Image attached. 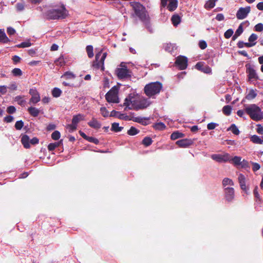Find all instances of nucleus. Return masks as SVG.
<instances>
[{"label":"nucleus","instance_id":"f257e3e1","mask_svg":"<svg viewBox=\"0 0 263 263\" xmlns=\"http://www.w3.org/2000/svg\"><path fill=\"white\" fill-rule=\"evenodd\" d=\"M36 10L43 13L48 19L59 20L66 18L68 15V11L63 4L54 5L51 7H37Z\"/></svg>","mask_w":263,"mask_h":263},{"label":"nucleus","instance_id":"f03ea898","mask_svg":"<svg viewBox=\"0 0 263 263\" xmlns=\"http://www.w3.org/2000/svg\"><path fill=\"white\" fill-rule=\"evenodd\" d=\"M130 5L134 11L135 15L144 23L148 30L152 32L153 29L149 23V16L145 8L137 2H131Z\"/></svg>","mask_w":263,"mask_h":263},{"label":"nucleus","instance_id":"7ed1b4c3","mask_svg":"<svg viewBox=\"0 0 263 263\" xmlns=\"http://www.w3.org/2000/svg\"><path fill=\"white\" fill-rule=\"evenodd\" d=\"M245 111L254 121H257L263 119V113L261 109L255 104L245 105Z\"/></svg>","mask_w":263,"mask_h":263},{"label":"nucleus","instance_id":"20e7f679","mask_svg":"<svg viewBox=\"0 0 263 263\" xmlns=\"http://www.w3.org/2000/svg\"><path fill=\"white\" fill-rule=\"evenodd\" d=\"M107 56V52H103V50L98 52L96 54L95 60L92 62V67L96 69H101L103 71L104 68V60Z\"/></svg>","mask_w":263,"mask_h":263},{"label":"nucleus","instance_id":"39448f33","mask_svg":"<svg viewBox=\"0 0 263 263\" xmlns=\"http://www.w3.org/2000/svg\"><path fill=\"white\" fill-rule=\"evenodd\" d=\"M162 87V84L160 82L150 83L145 86L144 92L147 96L152 97L159 93Z\"/></svg>","mask_w":263,"mask_h":263},{"label":"nucleus","instance_id":"423d86ee","mask_svg":"<svg viewBox=\"0 0 263 263\" xmlns=\"http://www.w3.org/2000/svg\"><path fill=\"white\" fill-rule=\"evenodd\" d=\"M139 96L133 93H130L125 99L123 106L125 110L134 109L137 110V103Z\"/></svg>","mask_w":263,"mask_h":263},{"label":"nucleus","instance_id":"0eeeda50","mask_svg":"<svg viewBox=\"0 0 263 263\" xmlns=\"http://www.w3.org/2000/svg\"><path fill=\"white\" fill-rule=\"evenodd\" d=\"M118 88L117 86H114L106 94L105 98L109 103H118Z\"/></svg>","mask_w":263,"mask_h":263},{"label":"nucleus","instance_id":"6e6552de","mask_svg":"<svg viewBox=\"0 0 263 263\" xmlns=\"http://www.w3.org/2000/svg\"><path fill=\"white\" fill-rule=\"evenodd\" d=\"M120 68L116 70L118 77L120 79H126L130 76V71L127 69V67L123 63H121Z\"/></svg>","mask_w":263,"mask_h":263},{"label":"nucleus","instance_id":"1a4fd4ad","mask_svg":"<svg viewBox=\"0 0 263 263\" xmlns=\"http://www.w3.org/2000/svg\"><path fill=\"white\" fill-rule=\"evenodd\" d=\"M211 158L214 160L219 163L230 162L231 160V157L228 153H226L223 155L213 154L211 155Z\"/></svg>","mask_w":263,"mask_h":263},{"label":"nucleus","instance_id":"9d476101","mask_svg":"<svg viewBox=\"0 0 263 263\" xmlns=\"http://www.w3.org/2000/svg\"><path fill=\"white\" fill-rule=\"evenodd\" d=\"M161 3L163 7H165L168 3L167 8L170 11L176 10L178 6L177 0H161Z\"/></svg>","mask_w":263,"mask_h":263},{"label":"nucleus","instance_id":"9b49d317","mask_svg":"<svg viewBox=\"0 0 263 263\" xmlns=\"http://www.w3.org/2000/svg\"><path fill=\"white\" fill-rule=\"evenodd\" d=\"M175 64L179 69L182 70L185 69L187 66V59L184 56L178 57L176 60Z\"/></svg>","mask_w":263,"mask_h":263},{"label":"nucleus","instance_id":"f8f14e48","mask_svg":"<svg viewBox=\"0 0 263 263\" xmlns=\"http://www.w3.org/2000/svg\"><path fill=\"white\" fill-rule=\"evenodd\" d=\"M251 8L249 6L240 8L236 13V17L239 20L245 18L250 12Z\"/></svg>","mask_w":263,"mask_h":263},{"label":"nucleus","instance_id":"ddd939ff","mask_svg":"<svg viewBox=\"0 0 263 263\" xmlns=\"http://www.w3.org/2000/svg\"><path fill=\"white\" fill-rule=\"evenodd\" d=\"M151 104V102L149 101L148 99H141L139 97L138 98V101L137 103V110L144 109L148 106Z\"/></svg>","mask_w":263,"mask_h":263},{"label":"nucleus","instance_id":"4468645a","mask_svg":"<svg viewBox=\"0 0 263 263\" xmlns=\"http://www.w3.org/2000/svg\"><path fill=\"white\" fill-rule=\"evenodd\" d=\"M225 198L228 202H231L234 198V190L233 187H226L224 189Z\"/></svg>","mask_w":263,"mask_h":263},{"label":"nucleus","instance_id":"2eb2a0df","mask_svg":"<svg viewBox=\"0 0 263 263\" xmlns=\"http://www.w3.org/2000/svg\"><path fill=\"white\" fill-rule=\"evenodd\" d=\"M195 67L197 69L205 73H210L212 72L211 68L208 66H204L202 63L198 62L196 65Z\"/></svg>","mask_w":263,"mask_h":263},{"label":"nucleus","instance_id":"dca6fc26","mask_svg":"<svg viewBox=\"0 0 263 263\" xmlns=\"http://www.w3.org/2000/svg\"><path fill=\"white\" fill-rule=\"evenodd\" d=\"M238 180L241 189L242 190H246V178L245 176L242 174L238 175Z\"/></svg>","mask_w":263,"mask_h":263},{"label":"nucleus","instance_id":"f3484780","mask_svg":"<svg viewBox=\"0 0 263 263\" xmlns=\"http://www.w3.org/2000/svg\"><path fill=\"white\" fill-rule=\"evenodd\" d=\"M21 141L24 147L26 148L30 147L29 142H30L31 144H33V139L29 140V138L27 135L23 136L22 137Z\"/></svg>","mask_w":263,"mask_h":263},{"label":"nucleus","instance_id":"a211bd4d","mask_svg":"<svg viewBox=\"0 0 263 263\" xmlns=\"http://www.w3.org/2000/svg\"><path fill=\"white\" fill-rule=\"evenodd\" d=\"M88 125L95 129H99L101 126V124L96 119L92 118L91 121L88 123Z\"/></svg>","mask_w":263,"mask_h":263},{"label":"nucleus","instance_id":"6ab92c4d","mask_svg":"<svg viewBox=\"0 0 263 263\" xmlns=\"http://www.w3.org/2000/svg\"><path fill=\"white\" fill-rule=\"evenodd\" d=\"M84 120V116L82 114H78L77 115H75L73 117V118L72 119V122L74 124L77 125L78 123Z\"/></svg>","mask_w":263,"mask_h":263},{"label":"nucleus","instance_id":"aec40b11","mask_svg":"<svg viewBox=\"0 0 263 263\" xmlns=\"http://www.w3.org/2000/svg\"><path fill=\"white\" fill-rule=\"evenodd\" d=\"M9 39L6 36L4 29H0V42L7 43L9 42Z\"/></svg>","mask_w":263,"mask_h":263},{"label":"nucleus","instance_id":"412c9836","mask_svg":"<svg viewBox=\"0 0 263 263\" xmlns=\"http://www.w3.org/2000/svg\"><path fill=\"white\" fill-rule=\"evenodd\" d=\"M75 78L76 75L71 71H66L61 76V78H64L67 80H72Z\"/></svg>","mask_w":263,"mask_h":263},{"label":"nucleus","instance_id":"4be33fe9","mask_svg":"<svg viewBox=\"0 0 263 263\" xmlns=\"http://www.w3.org/2000/svg\"><path fill=\"white\" fill-rule=\"evenodd\" d=\"M176 144L180 147H186L190 145V143L187 139H182L176 142Z\"/></svg>","mask_w":263,"mask_h":263},{"label":"nucleus","instance_id":"5701e85b","mask_svg":"<svg viewBox=\"0 0 263 263\" xmlns=\"http://www.w3.org/2000/svg\"><path fill=\"white\" fill-rule=\"evenodd\" d=\"M257 96L256 90L251 89L249 91L246 98L248 100L254 99Z\"/></svg>","mask_w":263,"mask_h":263},{"label":"nucleus","instance_id":"b1692460","mask_svg":"<svg viewBox=\"0 0 263 263\" xmlns=\"http://www.w3.org/2000/svg\"><path fill=\"white\" fill-rule=\"evenodd\" d=\"M218 0H209L204 5V8L206 9H211L215 6V3Z\"/></svg>","mask_w":263,"mask_h":263},{"label":"nucleus","instance_id":"393cba45","mask_svg":"<svg viewBox=\"0 0 263 263\" xmlns=\"http://www.w3.org/2000/svg\"><path fill=\"white\" fill-rule=\"evenodd\" d=\"M172 22L174 26H177L181 22V18L178 15H174L171 18Z\"/></svg>","mask_w":263,"mask_h":263},{"label":"nucleus","instance_id":"a878e982","mask_svg":"<svg viewBox=\"0 0 263 263\" xmlns=\"http://www.w3.org/2000/svg\"><path fill=\"white\" fill-rule=\"evenodd\" d=\"M251 141L256 144H262V139L257 135H253L251 137Z\"/></svg>","mask_w":263,"mask_h":263},{"label":"nucleus","instance_id":"bb28decb","mask_svg":"<svg viewBox=\"0 0 263 263\" xmlns=\"http://www.w3.org/2000/svg\"><path fill=\"white\" fill-rule=\"evenodd\" d=\"M123 128V127L119 126V123L115 122L112 124L111 129L115 132H119L121 131Z\"/></svg>","mask_w":263,"mask_h":263},{"label":"nucleus","instance_id":"cd10ccee","mask_svg":"<svg viewBox=\"0 0 263 263\" xmlns=\"http://www.w3.org/2000/svg\"><path fill=\"white\" fill-rule=\"evenodd\" d=\"M62 92V90L60 88L55 87L52 90V95L54 98H58L61 95Z\"/></svg>","mask_w":263,"mask_h":263},{"label":"nucleus","instance_id":"c85d7f7f","mask_svg":"<svg viewBox=\"0 0 263 263\" xmlns=\"http://www.w3.org/2000/svg\"><path fill=\"white\" fill-rule=\"evenodd\" d=\"M228 130H231L234 135H238L240 133L238 127L234 124H232Z\"/></svg>","mask_w":263,"mask_h":263},{"label":"nucleus","instance_id":"c756f323","mask_svg":"<svg viewBox=\"0 0 263 263\" xmlns=\"http://www.w3.org/2000/svg\"><path fill=\"white\" fill-rule=\"evenodd\" d=\"M55 64L57 66H59L60 67L63 66L65 64V62L64 61V58L63 55L60 56L58 59L55 61Z\"/></svg>","mask_w":263,"mask_h":263},{"label":"nucleus","instance_id":"7c9ffc66","mask_svg":"<svg viewBox=\"0 0 263 263\" xmlns=\"http://www.w3.org/2000/svg\"><path fill=\"white\" fill-rule=\"evenodd\" d=\"M222 185L224 187L228 185L233 186L234 185V182L232 179L228 178H224L222 180Z\"/></svg>","mask_w":263,"mask_h":263},{"label":"nucleus","instance_id":"2f4dec72","mask_svg":"<svg viewBox=\"0 0 263 263\" xmlns=\"http://www.w3.org/2000/svg\"><path fill=\"white\" fill-rule=\"evenodd\" d=\"M223 114L226 116H229L231 114L232 107L230 105H226L222 108Z\"/></svg>","mask_w":263,"mask_h":263},{"label":"nucleus","instance_id":"473e14b6","mask_svg":"<svg viewBox=\"0 0 263 263\" xmlns=\"http://www.w3.org/2000/svg\"><path fill=\"white\" fill-rule=\"evenodd\" d=\"M62 143V141L56 142L54 143H50L48 146V148L49 151H53L56 147H58Z\"/></svg>","mask_w":263,"mask_h":263},{"label":"nucleus","instance_id":"72a5a7b5","mask_svg":"<svg viewBox=\"0 0 263 263\" xmlns=\"http://www.w3.org/2000/svg\"><path fill=\"white\" fill-rule=\"evenodd\" d=\"M93 47L91 45H88L86 47V50L89 58H91L93 57Z\"/></svg>","mask_w":263,"mask_h":263},{"label":"nucleus","instance_id":"f704fd0d","mask_svg":"<svg viewBox=\"0 0 263 263\" xmlns=\"http://www.w3.org/2000/svg\"><path fill=\"white\" fill-rule=\"evenodd\" d=\"M241 158L238 156H235L234 158L231 157L230 162H232L235 165H239L240 163Z\"/></svg>","mask_w":263,"mask_h":263},{"label":"nucleus","instance_id":"c9c22d12","mask_svg":"<svg viewBox=\"0 0 263 263\" xmlns=\"http://www.w3.org/2000/svg\"><path fill=\"white\" fill-rule=\"evenodd\" d=\"M243 24H247V25H248L249 24V22H243V23L240 24L239 25V27H238L237 29L235 31L236 34H238L239 35H240L243 32Z\"/></svg>","mask_w":263,"mask_h":263},{"label":"nucleus","instance_id":"e433bc0d","mask_svg":"<svg viewBox=\"0 0 263 263\" xmlns=\"http://www.w3.org/2000/svg\"><path fill=\"white\" fill-rule=\"evenodd\" d=\"M182 136L183 134L182 133L178 132H174L172 134L171 136V138L172 140H176L177 139L182 137Z\"/></svg>","mask_w":263,"mask_h":263},{"label":"nucleus","instance_id":"4c0bfd02","mask_svg":"<svg viewBox=\"0 0 263 263\" xmlns=\"http://www.w3.org/2000/svg\"><path fill=\"white\" fill-rule=\"evenodd\" d=\"M154 127L157 130H163L165 128V125L162 122H158L156 123Z\"/></svg>","mask_w":263,"mask_h":263},{"label":"nucleus","instance_id":"58836bf2","mask_svg":"<svg viewBox=\"0 0 263 263\" xmlns=\"http://www.w3.org/2000/svg\"><path fill=\"white\" fill-rule=\"evenodd\" d=\"M249 79H255L257 77L256 71L253 68L249 69Z\"/></svg>","mask_w":263,"mask_h":263},{"label":"nucleus","instance_id":"ea45409f","mask_svg":"<svg viewBox=\"0 0 263 263\" xmlns=\"http://www.w3.org/2000/svg\"><path fill=\"white\" fill-rule=\"evenodd\" d=\"M152 143V140L149 137H145L142 141V143L146 146L150 145Z\"/></svg>","mask_w":263,"mask_h":263},{"label":"nucleus","instance_id":"a19ab883","mask_svg":"<svg viewBox=\"0 0 263 263\" xmlns=\"http://www.w3.org/2000/svg\"><path fill=\"white\" fill-rule=\"evenodd\" d=\"M139 133V130L134 127H131L128 130L127 133L131 136H134Z\"/></svg>","mask_w":263,"mask_h":263},{"label":"nucleus","instance_id":"79ce46f5","mask_svg":"<svg viewBox=\"0 0 263 263\" xmlns=\"http://www.w3.org/2000/svg\"><path fill=\"white\" fill-rule=\"evenodd\" d=\"M31 45V44L29 42H24L20 44L16 45V47L18 48H25L30 46Z\"/></svg>","mask_w":263,"mask_h":263},{"label":"nucleus","instance_id":"37998d69","mask_svg":"<svg viewBox=\"0 0 263 263\" xmlns=\"http://www.w3.org/2000/svg\"><path fill=\"white\" fill-rule=\"evenodd\" d=\"M12 73L14 76H20L22 74V70L18 68L13 69L12 71Z\"/></svg>","mask_w":263,"mask_h":263},{"label":"nucleus","instance_id":"c03bdc74","mask_svg":"<svg viewBox=\"0 0 263 263\" xmlns=\"http://www.w3.org/2000/svg\"><path fill=\"white\" fill-rule=\"evenodd\" d=\"M24 126V122L22 120L17 121L15 124V128L17 130H21Z\"/></svg>","mask_w":263,"mask_h":263},{"label":"nucleus","instance_id":"a18cd8bd","mask_svg":"<svg viewBox=\"0 0 263 263\" xmlns=\"http://www.w3.org/2000/svg\"><path fill=\"white\" fill-rule=\"evenodd\" d=\"M44 110L42 108H40V109H37L34 108V117H36L39 115H43Z\"/></svg>","mask_w":263,"mask_h":263},{"label":"nucleus","instance_id":"49530a36","mask_svg":"<svg viewBox=\"0 0 263 263\" xmlns=\"http://www.w3.org/2000/svg\"><path fill=\"white\" fill-rule=\"evenodd\" d=\"M60 133L55 130L51 134V138L54 140H57L60 138Z\"/></svg>","mask_w":263,"mask_h":263},{"label":"nucleus","instance_id":"de8ad7c7","mask_svg":"<svg viewBox=\"0 0 263 263\" xmlns=\"http://www.w3.org/2000/svg\"><path fill=\"white\" fill-rule=\"evenodd\" d=\"M233 33V30L232 29H229L225 32L224 36L225 38L229 39L231 36H232Z\"/></svg>","mask_w":263,"mask_h":263},{"label":"nucleus","instance_id":"09e8293b","mask_svg":"<svg viewBox=\"0 0 263 263\" xmlns=\"http://www.w3.org/2000/svg\"><path fill=\"white\" fill-rule=\"evenodd\" d=\"M100 111H101V115L104 117H107L108 116V115H109V112L108 111V110L106 109V108L104 107H102L101 108H100Z\"/></svg>","mask_w":263,"mask_h":263},{"label":"nucleus","instance_id":"8fccbe9b","mask_svg":"<svg viewBox=\"0 0 263 263\" xmlns=\"http://www.w3.org/2000/svg\"><path fill=\"white\" fill-rule=\"evenodd\" d=\"M257 38H258V36L256 34L252 33L249 37L248 40L251 43H256V42L255 41L257 39Z\"/></svg>","mask_w":263,"mask_h":263},{"label":"nucleus","instance_id":"3c124183","mask_svg":"<svg viewBox=\"0 0 263 263\" xmlns=\"http://www.w3.org/2000/svg\"><path fill=\"white\" fill-rule=\"evenodd\" d=\"M254 29L256 31L261 32L263 31V24L258 23L254 27Z\"/></svg>","mask_w":263,"mask_h":263},{"label":"nucleus","instance_id":"603ef678","mask_svg":"<svg viewBox=\"0 0 263 263\" xmlns=\"http://www.w3.org/2000/svg\"><path fill=\"white\" fill-rule=\"evenodd\" d=\"M15 101L17 102V103L21 105H23L25 104V101L21 96H16L14 99Z\"/></svg>","mask_w":263,"mask_h":263},{"label":"nucleus","instance_id":"864d4df0","mask_svg":"<svg viewBox=\"0 0 263 263\" xmlns=\"http://www.w3.org/2000/svg\"><path fill=\"white\" fill-rule=\"evenodd\" d=\"M77 125L74 124L72 122L71 124H69L67 126V128L69 129L70 132H72L77 129Z\"/></svg>","mask_w":263,"mask_h":263},{"label":"nucleus","instance_id":"5fc2aeb1","mask_svg":"<svg viewBox=\"0 0 263 263\" xmlns=\"http://www.w3.org/2000/svg\"><path fill=\"white\" fill-rule=\"evenodd\" d=\"M7 87L5 85L0 86V94L5 95L7 92Z\"/></svg>","mask_w":263,"mask_h":263},{"label":"nucleus","instance_id":"6e6d98bb","mask_svg":"<svg viewBox=\"0 0 263 263\" xmlns=\"http://www.w3.org/2000/svg\"><path fill=\"white\" fill-rule=\"evenodd\" d=\"M11 90L14 91L17 89V85L16 83L13 82L11 83L8 87H7Z\"/></svg>","mask_w":263,"mask_h":263},{"label":"nucleus","instance_id":"4d7b16f0","mask_svg":"<svg viewBox=\"0 0 263 263\" xmlns=\"http://www.w3.org/2000/svg\"><path fill=\"white\" fill-rule=\"evenodd\" d=\"M86 140L89 142H92L95 144H98L99 143V140L92 137H88Z\"/></svg>","mask_w":263,"mask_h":263},{"label":"nucleus","instance_id":"13d9d810","mask_svg":"<svg viewBox=\"0 0 263 263\" xmlns=\"http://www.w3.org/2000/svg\"><path fill=\"white\" fill-rule=\"evenodd\" d=\"M239 165L241 166V167L245 168L248 166V162L245 159H243L240 161V163Z\"/></svg>","mask_w":263,"mask_h":263},{"label":"nucleus","instance_id":"bf43d9fd","mask_svg":"<svg viewBox=\"0 0 263 263\" xmlns=\"http://www.w3.org/2000/svg\"><path fill=\"white\" fill-rule=\"evenodd\" d=\"M15 110L16 109L13 106H10L7 109V111L9 114H13Z\"/></svg>","mask_w":263,"mask_h":263},{"label":"nucleus","instance_id":"052dcab7","mask_svg":"<svg viewBox=\"0 0 263 263\" xmlns=\"http://www.w3.org/2000/svg\"><path fill=\"white\" fill-rule=\"evenodd\" d=\"M252 170L254 172H256L259 170L260 166V165L257 163H253Z\"/></svg>","mask_w":263,"mask_h":263},{"label":"nucleus","instance_id":"680f3d73","mask_svg":"<svg viewBox=\"0 0 263 263\" xmlns=\"http://www.w3.org/2000/svg\"><path fill=\"white\" fill-rule=\"evenodd\" d=\"M7 32L8 34L12 35V34H14L15 33V30L12 27H9L7 28Z\"/></svg>","mask_w":263,"mask_h":263},{"label":"nucleus","instance_id":"e2e57ef3","mask_svg":"<svg viewBox=\"0 0 263 263\" xmlns=\"http://www.w3.org/2000/svg\"><path fill=\"white\" fill-rule=\"evenodd\" d=\"M13 119H14V118L13 117V116L9 115V116H7L5 117L4 121L6 122L10 123V122H12L13 120Z\"/></svg>","mask_w":263,"mask_h":263},{"label":"nucleus","instance_id":"0e129e2a","mask_svg":"<svg viewBox=\"0 0 263 263\" xmlns=\"http://www.w3.org/2000/svg\"><path fill=\"white\" fill-rule=\"evenodd\" d=\"M40 100V97L37 92L34 91V103H36Z\"/></svg>","mask_w":263,"mask_h":263},{"label":"nucleus","instance_id":"69168bd1","mask_svg":"<svg viewBox=\"0 0 263 263\" xmlns=\"http://www.w3.org/2000/svg\"><path fill=\"white\" fill-rule=\"evenodd\" d=\"M21 58L17 55H14L12 58L13 62L14 64H17L21 61Z\"/></svg>","mask_w":263,"mask_h":263},{"label":"nucleus","instance_id":"338daca9","mask_svg":"<svg viewBox=\"0 0 263 263\" xmlns=\"http://www.w3.org/2000/svg\"><path fill=\"white\" fill-rule=\"evenodd\" d=\"M199 45L200 48L202 49H205L207 46L206 42L204 41H200L199 42Z\"/></svg>","mask_w":263,"mask_h":263},{"label":"nucleus","instance_id":"774afa93","mask_svg":"<svg viewBox=\"0 0 263 263\" xmlns=\"http://www.w3.org/2000/svg\"><path fill=\"white\" fill-rule=\"evenodd\" d=\"M216 20L218 21H223L224 18V15L222 13L217 14L216 18Z\"/></svg>","mask_w":263,"mask_h":263}]
</instances>
